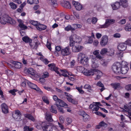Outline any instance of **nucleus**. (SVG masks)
Wrapping results in <instances>:
<instances>
[{"instance_id": "60", "label": "nucleus", "mask_w": 131, "mask_h": 131, "mask_svg": "<svg viewBox=\"0 0 131 131\" xmlns=\"http://www.w3.org/2000/svg\"><path fill=\"white\" fill-rule=\"evenodd\" d=\"M97 19L95 17H93L92 19V22L93 24H95L97 21Z\"/></svg>"}, {"instance_id": "12", "label": "nucleus", "mask_w": 131, "mask_h": 131, "mask_svg": "<svg viewBox=\"0 0 131 131\" xmlns=\"http://www.w3.org/2000/svg\"><path fill=\"white\" fill-rule=\"evenodd\" d=\"M72 4L77 10H80L82 9V5L78 2L74 1H72Z\"/></svg>"}, {"instance_id": "55", "label": "nucleus", "mask_w": 131, "mask_h": 131, "mask_svg": "<svg viewBox=\"0 0 131 131\" xmlns=\"http://www.w3.org/2000/svg\"><path fill=\"white\" fill-rule=\"evenodd\" d=\"M86 114V113L83 111H80L79 112V115L82 116L83 117V116L85 115Z\"/></svg>"}, {"instance_id": "4", "label": "nucleus", "mask_w": 131, "mask_h": 131, "mask_svg": "<svg viewBox=\"0 0 131 131\" xmlns=\"http://www.w3.org/2000/svg\"><path fill=\"white\" fill-rule=\"evenodd\" d=\"M121 66V64L119 62L114 63L112 66V69L114 73L117 74H120V69Z\"/></svg>"}, {"instance_id": "19", "label": "nucleus", "mask_w": 131, "mask_h": 131, "mask_svg": "<svg viewBox=\"0 0 131 131\" xmlns=\"http://www.w3.org/2000/svg\"><path fill=\"white\" fill-rule=\"evenodd\" d=\"M46 119L48 122H51L53 120L52 118L51 115L49 112H46L45 113Z\"/></svg>"}, {"instance_id": "9", "label": "nucleus", "mask_w": 131, "mask_h": 131, "mask_svg": "<svg viewBox=\"0 0 131 131\" xmlns=\"http://www.w3.org/2000/svg\"><path fill=\"white\" fill-rule=\"evenodd\" d=\"M92 59L91 61L92 62V64L91 66L93 68H97L99 66V64L97 63V61L96 60L95 57H94L92 56L91 57Z\"/></svg>"}, {"instance_id": "57", "label": "nucleus", "mask_w": 131, "mask_h": 131, "mask_svg": "<svg viewBox=\"0 0 131 131\" xmlns=\"http://www.w3.org/2000/svg\"><path fill=\"white\" fill-rule=\"evenodd\" d=\"M49 76V74L48 72H44L43 75L42 76L43 78H45L48 77Z\"/></svg>"}, {"instance_id": "54", "label": "nucleus", "mask_w": 131, "mask_h": 131, "mask_svg": "<svg viewBox=\"0 0 131 131\" xmlns=\"http://www.w3.org/2000/svg\"><path fill=\"white\" fill-rule=\"evenodd\" d=\"M84 88L91 90V86L89 84H85L84 86Z\"/></svg>"}, {"instance_id": "33", "label": "nucleus", "mask_w": 131, "mask_h": 131, "mask_svg": "<svg viewBox=\"0 0 131 131\" xmlns=\"http://www.w3.org/2000/svg\"><path fill=\"white\" fill-rule=\"evenodd\" d=\"M83 120L85 122L89 121L90 119V118L89 116L86 114L85 115L83 116Z\"/></svg>"}, {"instance_id": "37", "label": "nucleus", "mask_w": 131, "mask_h": 131, "mask_svg": "<svg viewBox=\"0 0 131 131\" xmlns=\"http://www.w3.org/2000/svg\"><path fill=\"white\" fill-rule=\"evenodd\" d=\"M99 127L98 128L99 129L101 126L107 127L108 126V124L104 122L103 121H102L99 123Z\"/></svg>"}, {"instance_id": "64", "label": "nucleus", "mask_w": 131, "mask_h": 131, "mask_svg": "<svg viewBox=\"0 0 131 131\" xmlns=\"http://www.w3.org/2000/svg\"><path fill=\"white\" fill-rule=\"evenodd\" d=\"M73 14L78 19L80 18V17L79 16V14L77 13L76 12H73Z\"/></svg>"}, {"instance_id": "27", "label": "nucleus", "mask_w": 131, "mask_h": 131, "mask_svg": "<svg viewBox=\"0 0 131 131\" xmlns=\"http://www.w3.org/2000/svg\"><path fill=\"white\" fill-rule=\"evenodd\" d=\"M63 7L68 8H70L71 5L69 2L67 1H64L62 4Z\"/></svg>"}, {"instance_id": "15", "label": "nucleus", "mask_w": 131, "mask_h": 131, "mask_svg": "<svg viewBox=\"0 0 131 131\" xmlns=\"http://www.w3.org/2000/svg\"><path fill=\"white\" fill-rule=\"evenodd\" d=\"M56 105H59L62 107H64L65 106L66 107H67L68 106V105L64 102L61 99L58 100V101H56Z\"/></svg>"}, {"instance_id": "13", "label": "nucleus", "mask_w": 131, "mask_h": 131, "mask_svg": "<svg viewBox=\"0 0 131 131\" xmlns=\"http://www.w3.org/2000/svg\"><path fill=\"white\" fill-rule=\"evenodd\" d=\"M127 48V44L126 42L122 43H120L118 46V49L120 51H123L125 50Z\"/></svg>"}, {"instance_id": "30", "label": "nucleus", "mask_w": 131, "mask_h": 131, "mask_svg": "<svg viewBox=\"0 0 131 131\" xmlns=\"http://www.w3.org/2000/svg\"><path fill=\"white\" fill-rule=\"evenodd\" d=\"M88 58L87 57L81 60V61H80L79 62L80 63H82L84 65H85L88 64Z\"/></svg>"}, {"instance_id": "29", "label": "nucleus", "mask_w": 131, "mask_h": 131, "mask_svg": "<svg viewBox=\"0 0 131 131\" xmlns=\"http://www.w3.org/2000/svg\"><path fill=\"white\" fill-rule=\"evenodd\" d=\"M13 63L15 67L16 68L19 69L22 67V64L20 62L14 61Z\"/></svg>"}, {"instance_id": "53", "label": "nucleus", "mask_w": 131, "mask_h": 131, "mask_svg": "<svg viewBox=\"0 0 131 131\" xmlns=\"http://www.w3.org/2000/svg\"><path fill=\"white\" fill-rule=\"evenodd\" d=\"M30 23L32 25L36 26V27L39 24V23L37 21H34V20H31L30 21Z\"/></svg>"}, {"instance_id": "20", "label": "nucleus", "mask_w": 131, "mask_h": 131, "mask_svg": "<svg viewBox=\"0 0 131 131\" xmlns=\"http://www.w3.org/2000/svg\"><path fill=\"white\" fill-rule=\"evenodd\" d=\"M46 124V122H40L38 123L37 125L36 126V127L39 129H42L43 130L44 126Z\"/></svg>"}, {"instance_id": "46", "label": "nucleus", "mask_w": 131, "mask_h": 131, "mask_svg": "<svg viewBox=\"0 0 131 131\" xmlns=\"http://www.w3.org/2000/svg\"><path fill=\"white\" fill-rule=\"evenodd\" d=\"M56 106L57 107V109L58 110L60 113L62 114H63L64 113V111L63 109V108L62 107V106L58 105Z\"/></svg>"}, {"instance_id": "6", "label": "nucleus", "mask_w": 131, "mask_h": 131, "mask_svg": "<svg viewBox=\"0 0 131 131\" xmlns=\"http://www.w3.org/2000/svg\"><path fill=\"white\" fill-rule=\"evenodd\" d=\"M48 66L51 70L54 71L58 74H60V72L58 71V68L56 67L55 64L51 63L49 64Z\"/></svg>"}, {"instance_id": "11", "label": "nucleus", "mask_w": 131, "mask_h": 131, "mask_svg": "<svg viewBox=\"0 0 131 131\" xmlns=\"http://www.w3.org/2000/svg\"><path fill=\"white\" fill-rule=\"evenodd\" d=\"M26 82L28 84V86L30 88L36 90L37 91H39V90H41L40 89L38 88L36 84H34L28 81H27Z\"/></svg>"}, {"instance_id": "45", "label": "nucleus", "mask_w": 131, "mask_h": 131, "mask_svg": "<svg viewBox=\"0 0 131 131\" xmlns=\"http://www.w3.org/2000/svg\"><path fill=\"white\" fill-rule=\"evenodd\" d=\"M125 30L126 31H129L131 30V25L130 24L126 25L125 28Z\"/></svg>"}, {"instance_id": "58", "label": "nucleus", "mask_w": 131, "mask_h": 131, "mask_svg": "<svg viewBox=\"0 0 131 131\" xmlns=\"http://www.w3.org/2000/svg\"><path fill=\"white\" fill-rule=\"evenodd\" d=\"M17 91V90L15 89L10 90L9 91V92L11 93L13 95H16L15 92Z\"/></svg>"}, {"instance_id": "32", "label": "nucleus", "mask_w": 131, "mask_h": 131, "mask_svg": "<svg viewBox=\"0 0 131 131\" xmlns=\"http://www.w3.org/2000/svg\"><path fill=\"white\" fill-rule=\"evenodd\" d=\"M96 85L102 88L100 89L101 92H102L105 89L104 85L100 81H99L96 84Z\"/></svg>"}, {"instance_id": "23", "label": "nucleus", "mask_w": 131, "mask_h": 131, "mask_svg": "<svg viewBox=\"0 0 131 131\" xmlns=\"http://www.w3.org/2000/svg\"><path fill=\"white\" fill-rule=\"evenodd\" d=\"M121 5L120 3L118 2H116L111 5L113 9L115 10L118 9Z\"/></svg>"}, {"instance_id": "44", "label": "nucleus", "mask_w": 131, "mask_h": 131, "mask_svg": "<svg viewBox=\"0 0 131 131\" xmlns=\"http://www.w3.org/2000/svg\"><path fill=\"white\" fill-rule=\"evenodd\" d=\"M13 117L17 121H20L21 120L20 115H13Z\"/></svg>"}, {"instance_id": "48", "label": "nucleus", "mask_w": 131, "mask_h": 131, "mask_svg": "<svg viewBox=\"0 0 131 131\" xmlns=\"http://www.w3.org/2000/svg\"><path fill=\"white\" fill-rule=\"evenodd\" d=\"M40 43L39 42H35L34 43L33 45H34V46H33V45H32V46L31 48H32L33 49H36L37 48L38 45Z\"/></svg>"}, {"instance_id": "24", "label": "nucleus", "mask_w": 131, "mask_h": 131, "mask_svg": "<svg viewBox=\"0 0 131 131\" xmlns=\"http://www.w3.org/2000/svg\"><path fill=\"white\" fill-rule=\"evenodd\" d=\"M75 37V35H72L70 37V45L71 46L73 47V46H74V45L75 42L74 41L73 38Z\"/></svg>"}, {"instance_id": "62", "label": "nucleus", "mask_w": 131, "mask_h": 131, "mask_svg": "<svg viewBox=\"0 0 131 131\" xmlns=\"http://www.w3.org/2000/svg\"><path fill=\"white\" fill-rule=\"evenodd\" d=\"M15 114L13 115H21L20 112L18 110L15 111Z\"/></svg>"}, {"instance_id": "7", "label": "nucleus", "mask_w": 131, "mask_h": 131, "mask_svg": "<svg viewBox=\"0 0 131 131\" xmlns=\"http://www.w3.org/2000/svg\"><path fill=\"white\" fill-rule=\"evenodd\" d=\"M61 51L62 54L63 56H68L71 53L70 50L68 47L62 49Z\"/></svg>"}, {"instance_id": "36", "label": "nucleus", "mask_w": 131, "mask_h": 131, "mask_svg": "<svg viewBox=\"0 0 131 131\" xmlns=\"http://www.w3.org/2000/svg\"><path fill=\"white\" fill-rule=\"evenodd\" d=\"M49 3L52 6L55 7L57 6L56 0H49Z\"/></svg>"}, {"instance_id": "17", "label": "nucleus", "mask_w": 131, "mask_h": 131, "mask_svg": "<svg viewBox=\"0 0 131 131\" xmlns=\"http://www.w3.org/2000/svg\"><path fill=\"white\" fill-rule=\"evenodd\" d=\"M124 108L128 110L126 113L129 116H131V102H130L128 105V106H124Z\"/></svg>"}, {"instance_id": "5", "label": "nucleus", "mask_w": 131, "mask_h": 131, "mask_svg": "<svg viewBox=\"0 0 131 131\" xmlns=\"http://www.w3.org/2000/svg\"><path fill=\"white\" fill-rule=\"evenodd\" d=\"M115 22V20L114 19H107L105 24L100 26V28H106L108 27L110 24H114Z\"/></svg>"}, {"instance_id": "40", "label": "nucleus", "mask_w": 131, "mask_h": 131, "mask_svg": "<svg viewBox=\"0 0 131 131\" xmlns=\"http://www.w3.org/2000/svg\"><path fill=\"white\" fill-rule=\"evenodd\" d=\"M25 117L33 121H35V119L33 116H32L31 114H27L26 115Z\"/></svg>"}, {"instance_id": "22", "label": "nucleus", "mask_w": 131, "mask_h": 131, "mask_svg": "<svg viewBox=\"0 0 131 131\" xmlns=\"http://www.w3.org/2000/svg\"><path fill=\"white\" fill-rule=\"evenodd\" d=\"M53 127H54L47 125L46 123V124L43 128V130H45L46 131H52L53 128Z\"/></svg>"}, {"instance_id": "59", "label": "nucleus", "mask_w": 131, "mask_h": 131, "mask_svg": "<svg viewBox=\"0 0 131 131\" xmlns=\"http://www.w3.org/2000/svg\"><path fill=\"white\" fill-rule=\"evenodd\" d=\"M125 89L127 91L131 90V84L126 85L125 86Z\"/></svg>"}, {"instance_id": "16", "label": "nucleus", "mask_w": 131, "mask_h": 131, "mask_svg": "<svg viewBox=\"0 0 131 131\" xmlns=\"http://www.w3.org/2000/svg\"><path fill=\"white\" fill-rule=\"evenodd\" d=\"M17 20L19 23L18 26L20 28L23 30L27 28V27L23 24L24 22L23 20L20 19H18Z\"/></svg>"}, {"instance_id": "39", "label": "nucleus", "mask_w": 131, "mask_h": 131, "mask_svg": "<svg viewBox=\"0 0 131 131\" xmlns=\"http://www.w3.org/2000/svg\"><path fill=\"white\" fill-rule=\"evenodd\" d=\"M50 111L52 113L56 114L57 113V110L54 106H51L50 109Z\"/></svg>"}, {"instance_id": "34", "label": "nucleus", "mask_w": 131, "mask_h": 131, "mask_svg": "<svg viewBox=\"0 0 131 131\" xmlns=\"http://www.w3.org/2000/svg\"><path fill=\"white\" fill-rule=\"evenodd\" d=\"M73 35H75V37H74L73 38L74 41H75V42L77 43H79L81 41V39L80 37L77 36L75 34H74Z\"/></svg>"}, {"instance_id": "43", "label": "nucleus", "mask_w": 131, "mask_h": 131, "mask_svg": "<svg viewBox=\"0 0 131 131\" xmlns=\"http://www.w3.org/2000/svg\"><path fill=\"white\" fill-rule=\"evenodd\" d=\"M27 72L29 73L32 75H34V71L32 68H29L27 70Z\"/></svg>"}, {"instance_id": "25", "label": "nucleus", "mask_w": 131, "mask_h": 131, "mask_svg": "<svg viewBox=\"0 0 131 131\" xmlns=\"http://www.w3.org/2000/svg\"><path fill=\"white\" fill-rule=\"evenodd\" d=\"M112 87L115 89L116 90L120 88L121 84L118 83H115L111 84Z\"/></svg>"}, {"instance_id": "50", "label": "nucleus", "mask_w": 131, "mask_h": 131, "mask_svg": "<svg viewBox=\"0 0 131 131\" xmlns=\"http://www.w3.org/2000/svg\"><path fill=\"white\" fill-rule=\"evenodd\" d=\"M40 59L46 64H48L49 62V61L46 59H44L42 58H40Z\"/></svg>"}, {"instance_id": "8", "label": "nucleus", "mask_w": 131, "mask_h": 131, "mask_svg": "<svg viewBox=\"0 0 131 131\" xmlns=\"http://www.w3.org/2000/svg\"><path fill=\"white\" fill-rule=\"evenodd\" d=\"M108 42V37L106 36H104L102 37L100 42V44L102 46H104L107 44Z\"/></svg>"}, {"instance_id": "38", "label": "nucleus", "mask_w": 131, "mask_h": 131, "mask_svg": "<svg viewBox=\"0 0 131 131\" xmlns=\"http://www.w3.org/2000/svg\"><path fill=\"white\" fill-rule=\"evenodd\" d=\"M9 5L10 6L11 8L13 9H15L17 7V5L13 2H10Z\"/></svg>"}, {"instance_id": "56", "label": "nucleus", "mask_w": 131, "mask_h": 131, "mask_svg": "<svg viewBox=\"0 0 131 131\" xmlns=\"http://www.w3.org/2000/svg\"><path fill=\"white\" fill-rule=\"evenodd\" d=\"M126 22V20L125 19H122L118 23L121 24H125Z\"/></svg>"}, {"instance_id": "63", "label": "nucleus", "mask_w": 131, "mask_h": 131, "mask_svg": "<svg viewBox=\"0 0 131 131\" xmlns=\"http://www.w3.org/2000/svg\"><path fill=\"white\" fill-rule=\"evenodd\" d=\"M47 46L48 48L50 51L51 50V44L48 43V41L47 44Z\"/></svg>"}, {"instance_id": "61", "label": "nucleus", "mask_w": 131, "mask_h": 131, "mask_svg": "<svg viewBox=\"0 0 131 131\" xmlns=\"http://www.w3.org/2000/svg\"><path fill=\"white\" fill-rule=\"evenodd\" d=\"M100 51L99 50H96L93 52V54L95 55L96 56L99 54Z\"/></svg>"}, {"instance_id": "2", "label": "nucleus", "mask_w": 131, "mask_h": 131, "mask_svg": "<svg viewBox=\"0 0 131 131\" xmlns=\"http://www.w3.org/2000/svg\"><path fill=\"white\" fill-rule=\"evenodd\" d=\"M0 22L2 24H5L6 23H10L12 24H15V21L11 17L7 16H5L2 18V20H0Z\"/></svg>"}, {"instance_id": "41", "label": "nucleus", "mask_w": 131, "mask_h": 131, "mask_svg": "<svg viewBox=\"0 0 131 131\" xmlns=\"http://www.w3.org/2000/svg\"><path fill=\"white\" fill-rule=\"evenodd\" d=\"M107 49L106 48H103L102 49L100 52V53L101 54L104 55L106 54H107Z\"/></svg>"}, {"instance_id": "18", "label": "nucleus", "mask_w": 131, "mask_h": 131, "mask_svg": "<svg viewBox=\"0 0 131 131\" xmlns=\"http://www.w3.org/2000/svg\"><path fill=\"white\" fill-rule=\"evenodd\" d=\"M2 109L3 112L4 113H7L8 112V107L7 105L4 103L1 105Z\"/></svg>"}, {"instance_id": "31", "label": "nucleus", "mask_w": 131, "mask_h": 131, "mask_svg": "<svg viewBox=\"0 0 131 131\" xmlns=\"http://www.w3.org/2000/svg\"><path fill=\"white\" fill-rule=\"evenodd\" d=\"M120 3L124 7H126L128 6V3L126 0H121Z\"/></svg>"}, {"instance_id": "14", "label": "nucleus", "mask_w": 131, "mask_h": 131, "mask_svg": "<svg viewBox=\"0 0 131 131\" xmlns=\"http://www.w3.org/2000/svg\"><path fill=\"white\" fill-rule=\"evenodd\" d=\"M23 41L26 43H29V45L31 47L32 46V45L31 43V42L32 40L30 39V38L27 36H26L23 37L22 38Z\"/></svg>"}, {"instance_id": "21", "label": "nucleus", "mask_w": 131, "mask_h": 131, "mask_svg": "<svg viewBox=\"0 0 131 131\" xmlns=\"http://www.w3.org/2000/svg\"><path fill=\"white\" fill-rule=\"evenodd\" d=\"M36 28L37 29L40 31L44 30L47 28V26L45 25L41 24L39 23L36 26Z\"/></svg>"}, {"instance_id": "47", "label": "nucleus", "mask_w": 131, "mask_h": 131, "mask_svg": "<svg viewBox=\"0 0 131 131\" xmlns=\"http://www.w3.org/2000/svg\"><path fill=\"white\" fill-rule=\"evenodd\" d=\"M33 129V128H29V127L25 126L24 128V131H32Z\"/></svg>"}, {"instance_id": "51", "label": "nucleus", "mask_w": 131, "mask_h": 131, "mask_svg": "<svg viewBox=\"0 0 131 131\" xmlns=\"http://www.w3.org/2000/svg\"><path fill=\"white\" fill-rule=\"evenodd\" d=\"M42 99L43 101L47 104H48L49 102L48 100L47 97L46 96H43L42 97Z\"/></svg>"}, {"instance_id": "49", "label": "nucleus", "mask_w": 131, "mask_h": 131, "mask_svg": "<svg viewBox=\"0 0 131 131\" xmlns=\"http://www.w3.org/2000/svg\"><path fill=\"white\" fill-rule=\"evenodd\" d=\"M75 89L78 91L80 93L83 94L84 92V91L82 89L81 87L76 86L75 88Z\"/></svg>"}, {"instance_id": "42", "label": "nucleus", "mask_w": 131, "mask_h": 131, "mask_svg": "<svg viewBox=\"0 0 131 131\" xmlns=\"http://www.w3.org/2000/svg\"><path fill=\"white\" fill-rule=\"evenodd\" d=\"M114 53V50L113 49H111L108 50H107V55L112 56L113 55Z\"/></svg>"}, {"instance_id": "35", "label": "nucleus", "mask_w": 131, "mask_h": 131, "mask_svg": "<svg viewBox=\"0 0 131 131\" xmlns=\"http://www.w3.org/2000/svg\"><path fill=\"white\" fill-rule=\"evenodd\" d=\"M65 30L68 31L69 30H71L72 32H73V31L75 30V29L74 28L72 27L70 25H68L67 26L65 27Z\"/></svg>"}, {"instance_id": "26", "label": "nucleus", "mask_w": 131, "mask_h": 131, "mask_svg": "<svg viewBox=\"0 0 131 131\" xmlns=\"http://www.w3.org/2000/svg\"><path fill=\"white\" fill-rule=\"evenodd\" d=\"M78 59L79 61L87 57L85 54L81 52L78 54Z\"/></svg>"}, {"instance_id": "1", "label": "nucleus", "mask_w": 131, "mask_h": 131, "mask_svg": "<svg viewBox=\"0 0 131 131\" xmlns=\"http://www.w3.org/2000/svg\"><path fill=\"white\" fill-rule=\"evenodd\" d=\"M83 73L84 75L88 76L90 75H93L94 74H97L96 77L95 79V80L99 79L102 75L101 72L96 69H91L90 70H85L84 71H83Z\"/></svg>"}, {"instance_id": "10", "label": "nucleus", "mask_w": 131, "mask_h": 131, "mask_svg": "<svg viewBox=\"0 0 131 131\" xmlns=\"http://www.w3.org/2000/svg\"><path fill=\"white\" fill-rule=\"evenodd\" d=\"M83 48L82 46L79 45H77L72 47V50L74 52H78L80 51Z\"/></svg>"}, {"instance_id": "52", "label": "nucleus", "mask_w": 131, "mask_h": 131, "mask_svg": "<svg viewBox=\"0 0 131 131\" xmlns=\"http://www.w3.org/2000/svg\"><path fill=\"white\" fill-rule=\"evenodd\" d=\"M74 28H81L82 27V26L81 25L78 24H73L72 25Z\"/></svg>"}, {"instance_id": "3", "label": "nucleus", "mask_w": 131, "mask_h": 131, "mask_svg": "<svg viewBox=\"0 0 131 131\" xmlns=\"http://www.w3.org/2000/svg\"><path fill=\"white\" fill-rule=\"evenodd\" d=\"M121 64L120 69V73H122L123 74H126L128 70V68L127 66L128 63L125 61H122Z\"/></svg>"}, {"instance_id": "28", "label": "nucleus", "mask_w": 131, "mask_h": 131, "mask_svg": "<svg viewBox=\"0 0 131 131\" xmlns=\"http://www.w3.org/2000/svg\"><path fill=\"white\" fill-rule=\"evenodd\" d=\"M127 45V46L126 49L128 51H131V40H128L125 41Z\"/></svg>"}]
</instances>
